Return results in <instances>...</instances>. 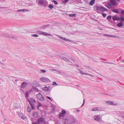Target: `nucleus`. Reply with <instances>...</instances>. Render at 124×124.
<instances>
[{"label": "nucleus", "mask_w": 124, "mask_h": 124, "mask_svg": "<svg viewBox=\"0 0 124 124\" xmlns=\"http://www.w3.org/2000/svg\"><path fill=\"white\" fill-rule=\"evenodd\" d=\"M46 97L47 99H48L49 100H51V98L49 96H46Z\"/></svg>", "instance_id": "nucleus-47"}, {"label": "nucleus", "mask_w": 124, "mask_h": 124, "mask_svg": "<svg viewBox=\"0 0 124 124\" xmlns=\"http://www.w3.org/2000/svg\"><path fill=\"white\" fill-rule=\"evenodd\" d=\"M120 20L121 21H124V18L123 17H121Z\"/></svg>", "instance_id": "nucleus-37"}, {"label": "nucleus", "mask_w": 124, "mask_h": 124, "mask_svg": "<svg viewBox=\"0 0 124 124\" xmlns=\"http://www.w3.org/2000/svg\"><path fill=\"white\" fill-rule=\"evenodd\" d=\"M40 79L41 81L44 82H49L50 81L48 78L45 77L40 78Z\"/></svg>", "instance_id": "nucleus-8"}, {"label": "nucleus", "mask_w": 124, "mask_h": 124, "mask_svg": "<svg viewBox=\"0 0 124 124\" xmlns=\"http://www.w3.org/2000/svg\"><path fill=\"white\" fill-rule=\"evenodd\" d=\"M2 75L1 74H0V79L2 78Z\"/></svg>", "instance_id": "nucleus-50"}, {"label": "nucleus", "mask_w": 124, "mask_h": 124, "mask_svg": "<svg viewBox=\"0 0 124 124\" xmlns=\"http://www.w3.org/2000/svg\"><path fill=\"white\" fill-rule=\"evenodd\" d=\"M122 117H124L123 116H122Z\"/></svg>", "instance_id": "nucleus-59"}, {"label": "nucleus", "mask_w": 124, "mask_h": 124, "mask_svg": "<svg viewBox=\"0 0 124 124\" xmlns=\"http://www.w3.org/2000/svg\"><path fill=\"white\" fill-rule=\"evenodd\" d=\"M42 32L41 31H39L38 33L40 34H42Z\"/></svg>", "instance_id": "nucleus-44"}, {"label": "nucleus", "mask_w": 124, "mask_h": 124, "mask_svg": "<svg viewBox=\"0 0 124 124\" xmlns=\"http://www.w3.org/2000/svg\"><path fill=\"white\" fill-rule=\"evenodd\" d=\"M27 110L29 112H30L31 111V108L29 106H28L27 108Z\"/></svg>", "instance_id": "nucleus-26"}, {"label": "nucleus", "mask_w": 124, "mask_h": 124, "mask_svg": "<svg viewBox=\"0 0 124 124\" xmlns=\"http://www.w3.org/2000/svg\"><path fill=\"white\" fill-rule=\"evenodd\" d=\"M98 110V107H95L93 108L92 110L93 111H96Z\"/></svg>", "instance_id": "nucleus-29"}, {"label": "nucleus", "mask_w": 124, "mask_h": 124, "mask_svg": "<svg viewBox=\"0 0 124 124\" xmlns=\"http://www.w3.org/2000/svg\"><path fill=\"white\" fill-rule=\"evenodd\" d=\"M44 120V119L42 117L39 118L37 120V121L39 123L42 122Z\"/></svg>", "instance_id": "nucleus-19"}, {"label": "nucleus", "mask_w": 124, "mask_h": 124, "mask_svg": "<svg viewBox=\"0 0 124 124\" xmlns=\"http://www.w3.org/2000/svg\"><path fill=\"white\" fill-rule=\"evenodd\" d=\"M42 35H44L46 36L47 35H49L50 36H52V35L51 34H50L46 33V32H43L42 33Z\"/></svg>", "instance_id": "nucleus-22"}, {"label": "nucleus", "mask_w": 124, "mask_h": 124, "mask_svg": "<svg viewBox=\"0 0 124 124\" xmlns=\"http://www.w3.org/2000/svg\"><path fill=\"white\" fill-rule=\"evenodd\" d=\"M37 99L40 101H43L45 100L44 96L41 93H39L36 95Z\"/></svg>", "instance_id": "nucleus-2"}, {"label": "nucleus", "mask_w": 124, "mask_h": 124, "mask_svg": "<svg viewBox=\"0 0 124 124\" xmlns=\"http://www.w3.org/2000/svg\"><path fill=\"white\" fill-rule=\"evenodd\" d=\"M80 73L83 74H85L86 75H89L91 76L92 77H93L94 76L93 75V73L92 71H89V73H90L91 74H90L89 73L87 72L86 71V73H84L82 71L80 70H79Z\"/></svg>", "instance_id": "nucleus-5"}, {"label": "nucleus", "mask_w": 124, "mask_h": 124, "mask_svg": "<svg viewBox=\"0 0 124 124\" xmlns=\"http://www.w3.org/2000/svg\"><path fill=\"white\" fill-rule=\"evenodd\" d=\"M111 18L112 16L110 15L108 16L107 17V19H108L109 20V19H111Z\"/></svg>", "instance_id": "nucleus-31"}, {"label": "nucleus", "mask_w": 124, "mask_h": 124, "mask_svg": "<svg viewBox=\"0 0 124 124\" xmlns=\"http://www.w3.org/2000/svg\"><path fill=\"white\" fill-rule=\"evenodd\" d=\"M108 37H111V35H108Z\"/></svg>", "instance_id": "nucleus-53"}, {"label": "nucleus", "mask_w": 124, "mask_h": 124, "mask_svg": "<svg viewBox=\"0 0 124 124\" xmlns=\"http://www.w3.org/2000/svg\"><path fill=\"white\" fill-rule=\"evenodd\" d=\"M58 71L59 73H61V72L60 71Z\"/></svg>", "instance_id": "nucleus-55"}, {"label": "nucleus", "mask_w": 124, "mask_h": 124, "mask_svg": "<svg viewBox=\"0 0 124 124\" xmlns=\"http://www.w3.org/2000/svg\"><path fill=\"white\" fill-rule=\"evenodd\" d=\"M17 80H15V81H16V82H17Z\"/></svg>", "instance_id": "nucleus-58"}, {"label": "nucleus", "mask_w": 124, "mask_h": 124, "mask_svg": "<svg viewBox=\"0 0 124 124\" xmlns=\"http://www.w3.org/2000/svg\"><path fill=\"white\" fill-rule=\"evenodd\" d=\"M112 11L118 14L119 13V12L118 9H115L112 10Z\"/></svg>", "instance_id": "nucleus-24"}, {"label": "nucleus", "mask_w": 124, "mask_h": 124, "mask_svg": "<svg viewBox=\"0 0 124 124\" xmlns=\"http://www.w3.org/2000/svg\"><path fill=\"white\" fill-rule=\"evenodd\" d=\"M85 103V99H84V100H83V103L82 104V105L81 106V107H82V106H83L84 105Z\"/></svg>", "instance_id": "nucleus-41"}, {"label": "nucleus", "mask_w": 124, "mask_h": 124, "mask_svg": "<svg viewBox=\"0 0 124 124\" xmlns=\"http://www.w3.org/2000/svg\"><path fill=\"white\" fill-rule=\"evenodd\" d=\"M53 85H58L55 82H54L53 83Z\"/></svg>", "instance_id": "nucleus-35"}, {"label": "nucleus", "mask_w": 124, "mask_h": 124, "mask_svg": "<svg viewBox=\"0 0 124 124\" xmlns=\"http://www.w3.org/2000/svg\"><path fill=\"white\" fill-rule=\"evenodd\" d=\"M13 106L14 108H17L18 107L17 106V104L16 103H13Z\"/></svg>", "instance_id": "nucleus-28"}, {"label": "nucleus", "mask_w": 124, "mask_h": 124, "mask_svg": "<svg viewBox=\"0 0 124 124\" xmlns=\"http://www.w3.org/2000/svg\"><path fill=\"white\" fill-rule=\"evenodd\" d=\"M106 103L108 104L109 105H117V104L116 103H114L113 102L110 101H108L106 102Z\"/></svg>", "instance_id": "nucleus-9"}, {"label": "nucleus", "mask_w": 124, "mask_h": 124, "mask_svg": "<svg viewBox=\"0 0 124 124\" xmlns=\"http://www.w3.org/2000/svg\"><path fill=\"white\" fill-rule=\"evenodd\" d=\"M33 89L35 90L36 91H38V90L37 88L35 87H33Z\"/></svg>", "instance_id": "nucleus-33"}, {"label": "nucleus", "mask_w": 124, "mask_h": 124, "mask_svg": "<svg viewBox=\"0 0 124 124\" xmlns=\"http://www.w3.org/2000/svg\"><path fill=\"white\" fill-rule=\"evenodd\" d=\"M48 7L50 8L51 10L53 8H54V6L52 4H49V5Z\"/></svg>", "instance_id": "nucleus-27"}, {"label": "nucleus", "mask_w": 124, "mask_h": 124, "mask_svg": "<svg viewBox=\"0 0 124 124\" xmlns=\"http://www.w3.org/2000/svg\"><path fill=\"white\" fill-rule=\"evenodd\" d=\"M95 0H92L90 2L89 4L91 6L93 5L94 3Z\"/></svg>", "instance_id": "nucleus-25"}, {"label": "nucleus", "mask_w": 124, "mask_h": 124, "mask_svg": "<svg viewBox=\"0 0 124 124\" xmlns=\"http://www.w3.org/2000/svg\"><path fill=\"white\" fill-rule=\"evenodd\" d=\"M66 111L65 110H62V113H60L59 115L60 117H62L64 116V114L66 113Z\"/></svg>", "instance_id": "nucleus-14"}, {"label": "nucleus", "mask_w": 124, "mask_h": 124, "mask_svg": "<svg viewBox=\"0 0 124 124\" xmlns=\"http://www.w3.org/2000/svg\"><path fill=\"white\" fill-rule=\"evenodd\" d=\"M103 35L105 36H107L108 37V35L106 34H104Z\"/></svg>", "instance_id": "nucleus-52"}, {"label": "nucleus", "mask_w": 124, "mask_h": 124, "mask_svg": "<svg viewBox=\"0 0 124 124\" xmlns=\"http://www.w3.org/2000/svg\"><path fill=\"white\" fill-rule=\"evenodd\" d=\"M38 3L41 5H43L45 7L47 6L48 2L46 0H38Z\"/></svg>", "instance_id": "nucleus-3"}, {"label": "nucleus", "mask_w": 124, "mask_h": 124, "mask_svg": "<svg viewBox=\"0 0 124 124\" xmlns=\"http://www.w3.org/2000/svg\"><path fill=\"white\" fill-rule=\"evenodd\" d=\"M108 63H111V64H112V62H111V63H108V62H107Z\"/></svg>", "instance_id": "nucleus-57"}, {"label": "nucleus", "mask_w": 124, "mask_h": 124, "mask_svg": "<svg viewBox=\"0 0 124 124\" xmlns=\"http://www.w3.org/2000/svg\"><path fill=\"white\" fill-rule=\"evenodd\" d=\"M42 35H44L46 36L47 35H49L50 36H52V35L51 34H50L46 33V32H43L42 33Z\"/></svg>", "instance_id": "nucleus-21"}, {"label": "nucleus", "mask_w": 124, "mask_h": 124, "mask_svg": "<svg viewBox=\"0 0 124 124\" xmlns=\"http://www.w3.org/2000/svg\"><path fill=\"white\" fill-rule=\"evenodd\" d=\"M33 124H39V123L38 122H33L32 123Z\"/></svg>", "instance_id": "nucleus-39"}, {"label": "nucleus", "mask_w": 124, "mask_h": 124, "mask_svg": "<svg viewBox=\"0 0 124 124\" xmlns=\"http://www.w3.org/2000/svg\"><path fill=\"white\" fill-rule=\"evenodd\" d=\"M111 37L114 38L116 37V36L115 35H111Z\"/></svg>", "instance_id": "nucleus-45"}, {"label": "nucleus", "mask_w": 124, "mask_h": 124, "mask_svg": "<svg viewBox=\"0 0 124 124\" xmlns=\"http://www.w3.org/2000/svg\"><path fill=\"white\" fill-rule=\"evenodd\" d=\"M68 1V0H65L64 1V2L65 3L67 2Z\"/></svg>", "instance_id": "nucleus-49"}, {"label": "nucleus", "mask_w": 124, "mask_h": 124, "mask_svg": "<svg viewBox=\"0 0 124 124\" xmlns=\"http://www.w3.org/2000/svg\"><path fill=\"white\" fill-rule=\"evenodd\" d=\"M80 111V110H77V112H79Z\"/></svg>", "instance_id": "nucleus-54"}, {"label": "nucleus", "mask_w": 124, "mask_h": 124, "mask_svg": "<svg viewBox=\"0 0 124 124\" xmlns=\"http://www.w3.org/2000/svg\"><path fill=\"white\" fill-rule=\"evenodd\" d=\"M105 6L106 7L109 9L111 8L112 7L111 4L109 2H108V3L106 4L105 5Z\"/></svg>", "instance_id": "nucleus-11"}, {"label": "nucleus", "mask_w": 124, "mask_h": 124, "mask_svg": "<svg viewBox=\"0 0 124 124\" xmlns=\"http://www.w3.org/2000/svg\"><path fill=\"white\" fill-rule=\"evenodd\" d=\"M117 25L118 27H120L123 25V23L122 22H121L119 23H117Z\"/></svg>", "instance_id": "nucleus-20"}, {"label": "nucleus", "mask_w": 124, "mask_h": 124, "mask_svg": "<svg viewBox=\"0 0 124 124\" xmlns=\"http://www.w3.org/2000/svg\"><path fill=\"white\" fill-rule=\"evenodd\" d=\"M26 117H25V116H22V119H25L26 118Z\"/></svg>", "instance_id": "nucleus-43"}, {"label": "nucleus", "mask_w": 124, "mask_h": 124, "mask_svg": "<svg viewBox=\"0 0 124 124\" xmlns=\"http://www.w3.org/2000/svg\"><path fill=\"white\" fill-rule=\"evenodd\" d=\"M50 87H46L45 86V87H43L42 88L43 90L44 91H48L50 89Z\"/></svg>", "instance_id": "nucleus-15"}, {"label": "nucleus", "mask_w": 124, "mask_h": 124, "mask_svg": "<svg viewBox=\"0 0 124 124\" xmlns=\"http://www.w3.org/2000/svg\"><path fill=\"white\" fill-rule=\"evenodd\" d=\"M121 61V62H124V59H122Z\"/></svg>", "instance_id": "nucleus-51"}, {"label": "nucleus", "mask_w": 124, "mask_h": 124, "mask_svg": "<svg viewBox=\"0 0 124 124\" xmlns=\"http://www.w3.org/2000/svg\"><path fill=\"white\" fill-rule=\"evenodd\" d=\"M117 1H120L121 0H116Z\"/></svg>", "instance_id": "nucleus-56"}, {"label": "nucleus", "mask_w": 124, "mask_h": 124, "mask_svg": "<svg viewBox=\"0 0 124 124\" xmlns=\"http://www.w3.org/2000/svg\"><path fill=\"white\" fill-rule=\"evenodd\" d=\"M110 2L112 5L113 6L116 5V2L115 0H110Z\"/></svg>", "instance_id": "nucleus-10"}, {"label": "nucleus", "mask_w": 124, "mask_h": 124, "mask_svg": "<svg viewBox=\"0 0 124 124\" xmlns=\"http://www.w3.org/2000/svg\"><path fill=\"white\" fill-rule=\"evenodd\" d=\"M93 118L95 121H99L101 119V116L100 115H96L94 116Z\"/></svg>", "instance_id": "nucleus-6"}, {"label": "nucleus", "mask_w": 124, "mask_h": 124, "mask_svg": "<svg viewBox=\"0 0 124 124\" xmlns=\"http://www.w3.org/2000/svg\"><path fill=\"white\" fill-rule=\"evenodd\" d=\"M96 10L98 11H108V9L103 6H97Z\"/></svg>", "instance_id": "nucleus-4"}, {"label": "nucleus", "mask_w": 124, "mask_h": 124, "mask_svg": "<svg viewBox=\"0 0 124 124\" xmlns=\"http://www.w3.org/2000/svg\"><path fill=\"white\" fill-rule=\"evenodd\" d=\"M60 58L66 62H70V61L69 59L65 57H63L62 56H60Z\"/></svg>", "instance_id": "nucleus-12"}, {"label": "nucleus", "mask_w": 124, "mask_h": 124, "mask_svg": "<svg viewBox=\"0 0 124 124\" xmlns=\"http://www.w3.org/2000/svg\"><path fill=\"white\" fill-rule=\"evenodd\" d=\"M112 19L113 20H120V19L116 16H113L112 17Z\"/></svg>", "instance_id": "nucleus-13"}, {"label": "nucleus", "mask_w": 124, "mask_h": 124, "mask_svg": "<svg viewBox=\"0 0 124 124\" xmlns=\"http://www.w3.org/2000/svg\"><path fill=\"white\" fill-rule=\"evenodd\" d=\"M121 13L122 14H124V10H121Z\"/></svg>", "instance_id": "nucleus-42"}, {"label": "nucleus", "mask_w": 124, "mask_h": 124, "mask_svg": "<svg viewBox=\"0 0 124 124\" xmlns=\"http://www.w3.org/2000/svg\"><path fill=\"white\" fill-rule=\"evenodd\" d=\"M31 36L35 37H37L38 36V35L37 34H34L32 35Z\"/></svg>", "instance_id": "nucleus-32"}, {"label": "nucleus", "mask_w": 124, "mask_h": 124, "mask_svg": "<svg viewBox=\"0 0 124 124\" xmlns=\"http://www.w3.org/2000/svg\"><path fill=\"white\" fill-rule=\"evenodd\" d=\"M52 2H54L55 5H57L58 4V3L55 0H53L52 1Z\"/></svg>", "instance_id": "nucleus-34"}, {"label": "nucleus", "mask_w": 124, "mask_h": 124, "mask_svg": "<svg viewBox=\"0 0 124 124\" xmlns=\"http://www.w3.org/2000/svg\"><path fill=\"white\" fill-rule=\"evenodd\" d=\"M28 83L25 82H23V83L21 85V87L23 88L25 87L27 85Z\"/></svg>", "instance_id": "nucleus-17"}, {"label": "nucleus", "mask_w": 124, "mask_h": 124, "mask_svg": "<svg viewBox=\"0 0 124 124\" xmlns=\"http://www.w3.org/2000/svg\"><path fill=\"white\" fill-rule=\"evenodd\" d=\"M28 92H26L25 93V95L26 97H27L28 96Z\"/></svg>", "instance_id": "nucleus-40"}, {"label": "nucleus", "mask_w": 124, "mask_h": 124, "mask_svg": "<svg viewBox=\"0 0 124 124\" xmlns=\"http://www.w3.org/2000/svg\"><path fill=\"white\" fill-rule=\"evenodd\" d=\"M41 71L43 73H45L46 72V71L44 70H41Z\"/></svg>", "instance_id": "nucleus-38"}, {"label": "nucleus", "mask_w": 124, "mask_h": 124, "mask_svg": "<svg viewBox=\"0 0 124 124\" xmlns=\"http://www.w3.org/2000/svg\"><path fill=\"white\" fill-rule=\"evenodd\" d=\"M32 109H35V105L36 103L35 100L33 98H31L30 100L28 101Z\"/></svg>", "instance_id": "nucleus-1"}, {"label": "nucleus", "mask_w": 124, "mask_h": 124, "mask_svg": "<svg viewBox=\"0 0 124 124\" xmlns=\"http://www.w3.org/2000/svg\"><path fill=\"white\" fill-rule=\"evenodd\" d=\"M17 11L18 12H23V11H29V10L27 9H18Z\"/></svg>", "instance_id": "nucleus-16"}, {"label": "nucleus", "mask_w": 124, "mask_h": 124, "mask_svg": "<svg viewBox=\"0 0 124 124\" xmlns=\"http://www.w3.org/2000/svg\"><path fill=\"white\" fill-rule=\"evenodd\" d=\"M119 113H120L121 114H124V112H123L121 111L119 112Z\"/></svg>", "instance_id": "nucleus-46"}, {"label": "nucleus", "mask_w": 124, "mask_h": 124, "mask_svg": "<svg viewBox=\"0 0 124 124\" xmlns=\"http://www.w3.org/2000/svg\"><path fill=\"white\" fill-rule=\"evenodd\" d=\"M33 116L35 117H37L38 116V113L36 112H35L32 114Z\"/></svg>", "instance_id": "nucleus-18"}, {"label": "nucleus", "mask_w": 124, "mask_h": 124, "mask_svg": "<svg viewBox=\"0 0 124 124\" xmlns=\"http://www.w3.org/2000/svg\"><path fill=\"white\" fill-rule=\"evenodd\" d=\"M75 15L73 14H69V16L71 17H73L75 16Z\"/></svg>", "instance_id": "nucleus-30"}, {"label": "nucleus", "mask_w": 124, "mask_h": 124, "mask_svg": "<svg viewBox=\"0 0 124 124\" xmlns=\"http://www.w3.org/2000/svg\"><path fill=\"white\" fill-rule=\"evenodd\" d=\"M102 15L103 17H105L106 16V14L105 13H102Z\"/></svg>", "instance_id": "nucleus-36"}, {"label": "nucleus", "mask_w": 124, "mask_h": 124, "mask_svg": "<svg viewBox=\"0 0 124 124\" xmlns=\"http://www.w3.org/2000/svg\"><path fill=\"white\" fill-rule=\"evenodd\" d=\"M56 35L57 37H58L59 38L61 39H62V40H65L66 41H68L69 42H71L72 41L71 40L66 39V38L65 37H62L60 36L57 35Z\"/></svg>", "instance_id": "nucleus-7"}, {"label": "nucleus", "mask_w": 124, "mask_h": 124, "mask_svg": "<svg viewBox=\"0 0 124 124\" xmlns=\"http://www.w3.org/2000/svg\"><path fill=\"white\" fill-rule=\"evenodd\" d=\"M41 106V104L40 103H39L38 104V107H40V106Z\"/></svg>", "instance_id": "nucleus-48"}, {"label": "nucleus", "mask_w": 124, "mask_h": 124, "mask_svg": "<svg viewBox=\"0 0 124 124\" xmlns=\"http://www.w3.org/2000/svg\"><path fill=\"white\" fill-rule=\"evenodd\" d=\"M0 64H1L2 65L1 66L2 67L3 69H5L6 68V66L5 64L2 63L0 61Z\"/></svg>", "instance_id": "nucleus-23"}]
</instances>
